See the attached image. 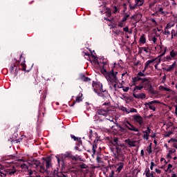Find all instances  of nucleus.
Here are the masks:
<instances>
[{
  "label": "nucleus",
  "mask_w": 177,
  "mask_h": 177,
  "mask_svg": "<svg viewBox=\"0 0 177 177\" xmlns=\"http://www.w3.org/2000/svg\"><path fill=\"white\" fill-rule=\"evenodd\" d=\"M172 131H168V132H166L165 133V138H169V136H171V135H172Z\"/></svg>",
  "instance_id": "38"
},
{
  "label": "nucleus",
  "mask_w": 177,
  "mask_h": 177,
  "mask_svg": "<svg viewBox=\"0 0 177 177\" xmlns=\"http://www.w3.org/2000/svg\"><path fill=\"white\" fill-rule=\"evenodd\" d=\"M71 137L74 140H77V141L81 140V138H79L78 137H75V136H74V135H71Z\"/></svg>",
  "instance_id": "43"
},
{
  "label": "nucleus",
  "mask_w": 177,
  "mask_h": 177,
  "mask_svg": "<svg viewBox=\"0 0 177 177\" xmlns=\"http://www.w3.org/2000/svg\"><path fill=\"white\" fill-rule=\"evenodd\" d=\"M71 160H73V161H77L78 160V158H77L76 156H74L72 155V156L71 157Z\"/></svg>",
  "instance_id": "55"
},
{
  "label": "nucleus",
  "mask_w": 177,
  "mask_h": 177,
  "mask_svg": "<svg viewBox=\"0 0 177 177\" xmlns=\"http://www.w3.org/2000/svg\"><path fill=\"white\" fill-rule=\"evenodd\" d=\"M117 12H118V8L117 6H113V13L115 14Z\"/></svg>",
  "instance_id": "54"
},
{
  "label": "nucleus",
  "mask_w": 177,
  "mask_h": 177,
  "mask_svg": "<svg viewBox=\"0 0 177 177\" xmlns=\"http://www.w3.org/2000/svg\"><path fill=\"white\" fill-rule=\"evenodd\" d=\"M133 119L134 120V121H136V122H138L140 127L143 126V124H144L143 118H142L140 115H133Z\"/></svg>",
  "instance_id": "10"
},
{
  "label": "nucleus",
  "mask_w": 177,
  "mask_h": 177,
  "mask_svg": "<svg viewBox=\"0 0 177 177\" xmlns=\"http://www.w3.org/2000/svg\"><path fill=\"white\" fill-rule=\"evenodd\" d=\"M134 88L133 91H142V89H143V88H145L143 86V84H142V83H140L138 86V84H136V86H134Z\"/></svg>",
  "instance_id": "25"
},
{
  "label": "nucleus",
  "mask_w": 177,
  "mask_h": 177,
  "mask_svg": "<svg viewBox=\"0 0 177 177\" xmlns=\"http://www.w3.org/2000/svg\"><path fill=\"white\" fill-rule=\"evenodd\" d=\"M151 41H152L153 44H154L155 45H157V38L156 37H153Z\"/></svg>",
  "instance_id": "39"
},
{
  "label": "nucleus",
  "mask_w": 177,
  "mask_h": 177,
  "mask_svg": "<svg viewBox=\"0 0 177 177\" xmlns=\"http://www.w3.org/2000/svg\"><path fill=\"white\" fill-rule=\"evenodd\" d=\"M112 144L113 146H118V138H113V140H112Z\"/></svg>",
  "instance_id": "30"
},
{
  "label": "nucleus",
  "mask_w": 177,
  "mask_h": 177,
  "mask_svg": "<svg viewBox=\"0 0 177 177\" xmlns=\"http://www.w3.org/2000/svg\"><path fill=\"white\" fill-rule=\"evenodd\" d=\"M134 5L130 4V9H132L133 10L142 6L143 3H145V0H134Z\"/></svg>",
  "instance_id": "8"
},
{
  "label": "nucleus",
  "mask_w": 177,
  "mask_h": 177,
  "mask_svg": "<svg viewBox=\"0 0 177 177\" xmlns=\"http://www.w3.org/2000/svg\"><path fill=\"white\" fill-rule=\"evenodd\" d=\"M155 172L160 175L162 174V171H161L160 169H155Z\"/></svg>",
  "instance_id": "50"
},
{
  "label": "nucleus",
  "mask_w": 177,
  "mask_h": 177,
  "mask_svg": "<svg viewBox=\"0 0 177 177\" xmlns=\"http://www.w3.org/2000/svg\"><path fill=\"white\" fill-rule=\"evenodd\" d=\"M72 154H71V153H70V152H66L65 154H64V156L65 157H67L68 158H71V157H72Z\"/></svg>",
  "instance_id": "40"
},
{
  "label": "nucleus",
  "mask_w": 177,
  "mask_h": 177,
  "mask_svg": "<svg viewBox=\"0 0 177 177\" xmlns=\"http://www.w3.org/2000/svg\"><path fill=\"white\" fill-rule=\"evenodd\" d=\"M29 175L30 177H41V176H39L35 171H30Z\"/></svg>",
  "instance_id": "23"
},
{
  "label": "nucleus",
  "mask_w": 177,
  "mask_h": 177,
  "mask_svg": "<svg viewBox=\"0 0 177 177\" xmlns=\"http://www.w3.org/2000/svg\"><path fill=\"white\" fill-rule=\"evenodd\" d=\"M118 165V168L116 169V172H118V174H120V172H121V171H122V169H124V162H119L117 164Z\"/></svg>",
  "instance_id": "19"
},
{
  "label": "nucleus",
  "mask_w": 177,
  "mask_h": 177,
  "mask_svg": "<svg viewBox=\"0 0 177 177\" xmlns=\"http://www.w3.org/2000/svg\"><path fill=\"white\" fill-rule=\"evenodd\" d=\"M142 133L143 139L149 140V136H150V133H151V129H150V127H147L146 131H142Z\"/></svg>",
  "instance_id": "13"
},
{
  "label": "nucleus",
  "mask_w": 177,
  "mask_h": 177,
  "mask_svg": "<svg viewBox=\"0 0 177 177\" xmlns=\"http://www.w3.org/2000/svg\"><path fill=\"white\" fill-rule=\"evenodd\" d=\"M125 128H127L129 131H133L134 132H139V129L135 127L132 124H131L129 122L127 121L124 124Z\"/></svg>",
  "instance_id": "11"
},
{
  "label": "nucleus",
  "mask_w": 177,
  "mask_h": 177,
  "mask_svg": "<svg viewBox=\"0 0 177 177\" xmlns=\"http://www.w3.org/2000/svg\"><path fill=\"white\" fill-rule=\"evenodd\" d=\"M80 167L85 169L88 168V166L86 165H85V163H82V164L80 165Z\"/></svg>",
  "instance_id": "46"
},
{
  "label": "nucleus",
  "mask_w": 177,
  "mask_h": 177,
  "mask_svg": "<svg viewBox=\"0 0 177 177\" xmlns=\"http://www.w3.org/2000/svg\"><path fill=\"white\" fill-rule=\"evenodd\" d=\"M21 168L23 171H25V172L28 169V166L26 165L25 163L21 165Z\"/></svg>",
  "instance_id": "29"
},
{
  "label": "nucleus",
  "mask_w": 177,
  "mask_h": 177,
  "mask_svg": "<svg viewBox=\"0 0 177 177\" xmlns=\"http://www.w3.org/2000/svg\"><path fill=\"white\" fill-rule=\"evenodd\" d=\"M140 155H141V157H143V156H145V151L143 149L141 150Z\"/></svg>",
  "instance_id": "59"
},
{
  "label": "nucleus",
  "mask_w": 177,
  "mask_h": 177,
  "mask_svg": "<svg viewBox=\"0 0 177 177\" xmlns=\"http://www.w3.org/2000/svg\"><path fill=\"white\" fill-rule=\"evenodd\" d=\"M136 76L140 78V77H145V73L143 72H139Z\"/></svg>",
  "instance_id": "45"
},
{
  "label": "nucleus",
  "mask_w": 177,
  "mask_h": 177,
  "mask_svg": "<svg viewBox=\"0 0 177 177\" xmlns=\"http://www.w3.org/2000/svg\"><path fill=\"white\" fill-rule=\"evenodd\" d=\"M133 96L136 99H140V94H137V93H133Z\"/></svg>",
  "instance_id": "42"
},
{
  "label": "nucleus",
  "mask_w": 177,
  "mask_h": 177,
  "mask_svg": "<svg viewBox=\"0 0 177 177\" xmlns=\"http://www.w3.org/2000/svg\"><path fill=\"white\" fill-rule=\"evenodd\" d=\"M129 113H138V110H137L136 109L131 108V109L129 110Z\"/></svg>",
  "instance_id": "49"
},
{
  "label": "nucleus",
  "mask_w": 177,
  "mask_h": 177,
  "mask_svg": "<svg viewBox=\"0 0 177 177\" xmlns=\"http://www.w3.org/2000/svg\"><path fill=\"white\" fill-rule=\"evenodd\" d=\"M124 142L130 147H135L136 146V141L131 140L130 139H127L124 140Z\"/></svg>",
  "instance_id": "18"
},
{
  "label": "nucleus",
  "mask_w": 177,
  "mask_h": 177,
  "mask_svg": "<svg viewBox=\"0 0 177 177\" xmlns=\"http://www.w3.org/2000/svg\"><path fill=\"white\" fill-rule=\"evenodd\" d=\"M171 142H173L174 143H176L177 139L171 138V140H169V143H171Z\"/></svg>",
  "instance_id": "51"
},
{
  "label": "nucleus",
  "mask_w": 177,
  "mask_h": 177,
  "mask_svg": "<svg viewBox=\"0 0 177 177\" xmlns=\"http://www.w3.org/2000/svg\"><path fill=\"white\" fill-rule=\"evenodd\" d=\"M37 171H39V172H41V174H46V175H49V170H47L45 169V166L44 164H39L36 165Z\"/></svg>",
  "instance_id": "9"
},
{
  "label": "nucleus",
  "mask_w": 177,
  "mask_h": 177,
  "mask_svg": "<svg viewBox=\"0 0 177 177\" xmlns=\"http://www.w3.org/2000/svg\"><path fill=\"white\" fill-rule=\"evenodd\" d=\"M102 74H104L106 81H108V85L112 92H115L122 88V84H118V78L117 77V74L118 72L114 71V69H112L109 72H107L106 69L102 70Z\"/></svg>",
  "instance_id": "1"
},
{
  "label": "nucleus",
  "mask_w": 177,
  "mask_h": 177,
  "mask_svg": "<svg viewBox=\"0 0 177 177\" xmlns=\"http://www.w3.org/2000/svg\"><path fill=\"white\" fill-rule=\"evenodd\" d=\"M87 133H88V136L89 138H91L92 137V135L93 133V131H92V129H89L87 131Z\"/></svg>",
  "instance_id": "47"
},
{
  "label": "nucleus",
  "mask_w": 177,
  "mask_h": 177,
  "mask_svg": "<svg viewBox=\"0 0 177 177\" xmlns=\"http://www.w3.org/2000/svg\"><path fill=\"white\" fill-rule=\"evenodd\" d=\"M82 81H84V82H88L91 81V78H89L88 77H85V76L82 77Z\"/></svg>",
  "instance_id": "36"
},
{
  "label": "nucleus",
  "mask_w": 177,
  "mask_h": 177,
  "mask_svg": "<svg viewBox=\"0 0 177 177\" xmlns=\"http://www.w3.org/2000/svg\"><path fill=\"white\" fill-rule=\"evenodd\" d=\"M116 160L118 161H124L125 155L121 151V149H118L117 155H115Z\"/></svg>",
  "instance_id": "12"
},
{
  "label": "nucleus",
  "mask_w": 177,
  "mask_h": 177,
  "mask_svg": "<svg viewBox=\"0 0 177 177\" xmlns=\"http://www.w3.org/2000/svg\"><path fill=\"white\" fill-rule=\"evenodd\" d=\"M144 175H145V176L147 177H154V172H150V169H149V167H147L145 170Z\"/></svg>",
  "instance_id": "15"
},
{
  "label": "nucleus",
  "mask_w": 177,
  "mask_h": 177,
  "mask_svg": "<svg viewBox=\"0 0 177 177\" xmlns=\"http://www.w3.org/2000/svg\"><path fill=\"white\" fill-rule=\"evenodd\" d=\"M140 99H146V94L144 93H140Z\"/></svg>",
  "instance_id": "44"
},
{
  "label": "nucleus",
  "mask_w": 177,
  "mask_h": 177,
  "mask_svg": "<svg viewBox=\"0 0 177 177\" xmlns=\"http://www.w3.org/2000/svg\"><path fill=\"white\" fill-rule=\"evenodd\" d=\"M162 60V62H171V60H172V58L171 55H167Z\"/></svg>",
  "instance_id": "28"
},
{
  "label": "nucleus",
  "mask_w": 177,
  "mask_h": 177,
  "mask_svg": "<svg viewBox=\"0 0 177 177\" xmlns=\"http://www.w3.org/2000/svg\"><path fill=\"white\" fill-rule=\"evenodd\" d=\"M113 110L114 108L111 106L110 102H105L102 104V109H97V114L99 115H110V114H113Z\"/></svg>",
  "instance_id": "2"
},
{
  "label": "nucleus",
  "mask_w": 177,
  "mask_h": 177,
  "mask_svg": "<svg viewBox=\"0 0 177 177\" xmlns=\"http://www.w3.org/2000/svg\"><path fill=\"white\" fill-rule=\"evenodd\" d=\"M173 147H175V149H177V143H176V142L174 143V144H173Z\"/></svg>",
  "instance_id": "64"
},
{
  "label": "nucleus",
  "mask_w": 177,
  "mask_h": 177,
  "mask_svg": "<svg viewBox=\"0 0 177 177\" xmlns=\"http://www.w3.org/2000/svg\"><path fill=\"white\" fill-rule=\"evenodd\" d=\"M115 172L114 170H112L109 174V176H114Z\"/></svg>",
  "instance_id": "58"
},
{
  "label": "nucleus",
  "mask_w": 177,
  "mask_h": 177,
  "mask_svg": "<svg viewBox=\"0 0 177 177\" xmlns=\"http://www.w3.org/2000/svg\"><path fill=\"white\" fill-rule=\"evenodd\" d=\"M96 160H97V162H100V156H97Z\"/></svg>",
  "instance_id": "63"
},
{
  "label": "nucleus",
  "mask_w": 177,
  "mask_h": 177,
  "mask_svg": "<svg viewBox=\"0 0 177 177\" xmlns=\"http://www.w3.org/2000/svg\"><path fill=\"white\" fill-rule=\"evenodd\" d=\"M174 107H175V114L177 117V99L176 100V105H174Z\"/></svg>",
  "instance_id": "53"
},
{
  "label": "nucleus",
  "mask_w": 177,
  "mask_h": 177,
  "mask_svg": "<svg viewBox=\"0 0 177 177\" xmlns=\"http://www.w3.org/2000/svg\"><path fill=\"white\" fill-rule=\"evenodd\" d=\"M96 149H97V145H93V148H92L93 154H95V153H96Z\"/></svg>",
  "instance_id": "41"
},
{
  "label": "nucleus",
  "mask_w": 177,
  "mask_h": 177,
  "mask_svg": "<svg viewBox=\"0 0 177 177\" xmlns=\"http://www.w3.org/2000/svg\"><path fill=\"white\" fill-rule=\"evenodd\" d=\"M120 109L122 110V111H124L127 114H129V109H127V107L121 106Z\"/></svg>",
  "instance_id": "32"
},
{
  "label": "nucleus",
  "mask_w": 177,
  "mask_h": 177,
  "mask_svg": "<svg viewBox=\"0 0 177 177\" xmlns=\"http://www.w3.org/2000/svg\"><path fill=\"white\" fill-rule=\"evenodd\" d=\"M118 27H121V28H122V27H124V26H125V22H124V21H120L118 23Z\"/></svg>",
  "instance_id": "37"
},
{
  "label": "nucleus",
  "mask_w": 177,
  "mask_h": 177,
  "mask_svg": "<svg viewBox=\"0 0 177 177\" xmlns=\"http://www.w3.org/2000/svg\"><path fill=\"white\" fill-rule=\"evenodd\" d=\"M9 70L11 75L15 77H17V74H19V71H20V68H17L15 64H12Z\"/></svg>",
  "instance_id": "7"
},
{
  "label": "nucleus",
  "mask_w": 177,
  "mask_h": 177,
  "mask_svg": "<svg viewBox=\"0 0 177 177\" xmlns=\"http://www.w3.org/2000/svg\"><path fill=\"white\" fill-rule=\"evenodd\" d=\"M5 172L6 174L0 170V176L6 177V175H8V176H12V175H15V174H16V169H15V167H9L5 169Z\"/></svg>",
  "instance_id": "5"
},
{
  "label": "nucleus",
  "mask_w": 177,
  "mask_h": 177,
  "mask_svg": "<svg viewBox=\"0 0 177 177\" xmlns=\"http://www.w3.org/2000/svg\"><path fill=\"white\" fill-rule=\"evenodd\" d=\"M147 151L149 153V154H151V143L147 147Z\"/></svg>",
  "instance_id": "34"
},
{
  "label": "nucleus",
  "mask_w": 177,
  "mask_h": 177,
  "mask_svg": "<svg viewBox=\"0 0 177 177\" xmlns=\"http://www.w3.org/2000/svg\"><path fill=\"white\" fill-rule=\"evenodd\" d=\"M46 170L49 171V175H50V168H52V160L50 158L46 159Z\"/></svg>",
  "instance_id": "14"
},
{
  "label": "nucleus",
  "mask_w": 177,
  "mask_h": 177,
  "mask_svg": "<svg viewBox=\"0 0 177 177\" xmlns=\"http://www.w3.org/2000/svg\"><path fill=\"white\" fill-rule=\"evenodd\" d=\"M140 43L142 44V45L146 43V36L145 35H142L140 37Z\"/></svg>",
  "instance_id": "26"
},
{
  "label": "nucleus",
  "mask_w": 177,
  "mask_h": 177,
  "mask_svg": "<svg viewBox=\"0 0 177 177\" xmlns=\"http://www.w3.org/2000/svg\"><path fill=\"white\" fill-rule=\"evenodd\" d=\"M154 5H156V2L151 3L149 4V7L151 8V7L153 6Z\"/></svg>",
  "instance_id": "62"
},
{
  "label": "nucleus",
  "mask_w": 177,
  "mask_h": 177,
  "mask_svg": "<svg viewBox=\"0 0 177 177\" xmlns=\"http://www.w3.org/2000/svg\"><path fill=\"white\" fill-rule=\"evenodd\" d=\"M92 86L94 89V92H95L98 96L104 97V92H106V90L103 89V84H102V83L93 82Z\"/></svg>",
  "instance_id": "3"
},
{
  "label": "nucleus",
  "mask_w": 177,
  "mask_h": 177,
  "mask_svg": "<svg viewBox=\"0 0 177 177\" xmlns=\"http://www.w3.org/2000/svg\"><path fill=\"white\" fill-rule=\"evenodd\" d=\"M131 80H132L133 85L136 86V85H138V84H139L140 81H142V78L136 76V77H132Z\"/></svg>",
  "instance_id": "16"
},
{
  "label": "nucleus",
  "mask_w": 177,
  "mask_h": 177,
  "mask_svg": "<svg viewBox=\"0 0 177 177\" xmlns=\"http://www.w3.org/2000/svg\"><path fill=\"white\" fill-rule=\"evenodd\" d=\"M175 66H176V61H175L171 65H169L167 66V68H166V71H174V69L175 68Z\"/></svg>",
  "instance_id": "20"
},
{
  "label": "nucleus",
  "mask_w": 177,
  "mask_h": 177,
  "mask_svg": "<svg viewBox=\"0 0 177 177\" xmlns=\"http://www.w3.org/2000/svg\"><path fill=\"white\" fill-rule=\"evenodd\" d=\"M123 31H124V32H128V31H129V28L128 26L123 28Z\"/></svg>",
  "instance_id": "56"
},
{
  "label": "nucleus",
  "mask_w": 177,
  "mask_h": 177,
  "mask_svg": "<svg viewBox=\"0 0 177 177\" xmlns=\"http://www.w3.org/2000/svg\"><path fill=\"white\" fill-rule=\"evenodd\" d=\"M164 51L163 53L158 56V57L153 59H149L148 61H147L145 64V68H147L148 67H151V66H153V64H154V63L156 62V60H157V59H159V60L161 59V57H162V56H164V55H165V53H167V47H163Z\"/></svg>",
  "instance_id": "4"
},
{
  "label": "nucleus",
  "mask_w": 177,
  "mask_h": 177,
  "mask_svg": "<svg viewBox=\"0 0 177 177\" xmlns=\"http://www.w3.org/2000/svg\"><path fill=\"white\" fill-rule=\"evenodd\" d=\"M161 103L158 100H153L149 102H145V106L149 107V110H152V111H156V108L157 107L158 104Z\"/></svg>",
  "instance_id": "6"
},
{
  "label": "nucleus",
  "mask_w": 177,
  "mask_h": 177,
  "mask_svg": "<svg viewBox=\"0 0 177 177\" xmlns=\"http://www.w3.org/2000/svg\"><path fill=\"white\" fill-rule=\"evenodd\" d=\"M141 85H143L144 88H146L147 86H150V81L149 79L144 78L141 80L140 82Z\"/></svg>",
  "instance_id": "17"
},
{
  "label": "nucleus",
  "mask_w": 177,
  "mask_h": 177,
  "mask_svg": "<svg viewBox=\"0 0 177 177\" xmlns=\"http://www.w3.org/2000/svg\"><path fill=\"white\" fill-rule=\"evenodd\" d=\"M143 52H145V53H150V48H149L148 46L143 47Z\"/></svg>",
  "instance_id": "33"
},
{
  "label": "nucleus",
  "mask_w": 177,
  "mask_h": 177,
  "mask_svg": "<svg viewBox=\"0 0 177 177\" xmlns=\"http://www.w3.org/2000/svg\"><path fill=\"white\" fill-rule=\"evenodd\" d=\"M80 102H82V93H79L78 96L76 97L74 104L80 103Z\"/></svg>",
  "instance_id": "24"
},
{
  "label": "nucleus",
  "mask_w": 177,
  "mask_h": 177,
  "mask_svg": "<svg viewBox=\"0 0 177 177\" xmlns=\"http://www.w3.org/2000/svg\"><path fill=\"white\" fill-rule=\"evenodd\" d=\"M173 25H171V24H167L165 28H167V30H169V28H171V27H172Z\"/></svg>",
  "instance_id": "57"
},
{
  "label": "nucleus",
  "mask_w": 177,
  "mask_h": 177,
  "mask_svg": "<svg viewBox=\"0 0 177 177\" xmlns=\"http://www.w3.org/2000/svg\"><path fill=\"white\" fill-rule=\"evenodd\" d=\"M172 165L169 164L167 166V169L165 170V172H172V170L171 169L172 168Z\"/></svg>",
  "instance_id": "31"
},
{
  "label": "nucleus",
  "mask_w": 177,
  "mask_h": 177,
  "mask_svg": "<svg viewBox=\"0 0 177 177\" xmlns=\"http://www.w3.org/2000/svg\"><path fill=\"white\" fill-rule=\"evenodd\" d=\"M139 52H140V53H142V52H143V47L139 48Z\"/></svg>",
  "instance_id": "61"
},
{
  "label": "nucleus",
  "mask_w": 177,
  "mask_h": 177,
  "mask_svg": "<svg viewBox=\"0 0 177 177\" xmlns=\"http://www.w3.org/2000/svg\"><path fill=\"white\" fill-rule=\"evenodd\" d=\"M151 167H153L154 168V167H156V164L154 163L153 161L151 162Z\"/></svg>",
  "instance_id": "60"
},
{
  "label": "nucleus",
  "mask_w": 177,
  "mask_h": 177,
  "mask_svg": "<svg viewBox=\"0 0 177 177\" xmlns=\"http://www.w3.org/2000/svg\"><path fill=\"white\" fill-rule=\"evenodd\" d=\"M176 151V150L175 149H171L169 150V152L167 155V158H172V154H174V153H175Z\"/></svg>",
  "instance_id": "21"
},
{
  "label": "nucleus",
  "mask_w": 177,
  "mask_h": 177,
  "mask_svg": "<svg viewBox=\"0 0 177 177\" xmlns=\"http://www.w3.org/2000/svg\"><path fill=\"white\" fill-rule=\"evenodd\" d=\"M165 35H171V32H169V29H167L166 28H165V32H164Z\"/></svg>",
  "instance_id": "35"
},
{
  "label": "nucleus",
  "mask_w": 177,
  "mask_h": 177,
  "mask_svg": "<svg viewBox=\"0 0 177 177\" xmlns=\"http://www.w3.org/2000/svg\"><path fill=\"white\" fill-rule=\"evenodd\" d=\"M150 21H152V23H153V26L156 27V26H158L157 24V21H156V19L151 18Z\"/></svg>",
  "instance_id": "48"
},
{
  "label": "nucleus",
  "mask_w": 177,
  "mask_h": 177,
  "mask_svg": "<svg viewBox=\"0 0 177 177\" xmlns=\"http://www.w3.org/2000/svg\"><path fill=\"white\" fill-rule=\"evenodd\" d=\"M159 12L161 13V15H165V12H164V9L162 8H159Z\"/></svg>",
  "instance_id": "52"
},
{
  "label": "nucleus",
  "mask_w": 177,
  "mask_h": 177,
  "mask_svg": "<svg viewBox=\"0 0 177 177\" xmlns=\"http://www.w3.org/2000/svg\"><path fill=\"white\" fill-rule=\"evenodd\" d=\"M176 56H177V51L172 50L170 52V57H171V59H175V57H176Z\"/></svg>",
  "instance_id": "27"
},
{
  "label": "nucleus",
  "mask_w": 177,
  "mask_h": 177,
  "mask_svg": "<svg viewBox=\"0 0 177 177\" xmlns=\"http://www.w3.org/2000/svg\"><path fill=\"white\" fill-rule=\"evenodd\" d=\"M159 91H165L166 92H172V90H171V88L167 86H159Z\"/></svg>",
  "instance_id": "22"
}]
</instances>
